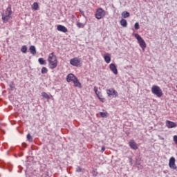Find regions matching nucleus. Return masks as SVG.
I'll use <instances>...</instances> for the list:
<instances>
[{
  "instance_id": "obj_1",
  "label": "nucleus",
  "mask_w": 177,
  "mask_h": 177,
  "mask_svg": "<svg viewBox=\"0 0 177 177\" xmlns=\"http://www.w3.org/2000/svg\"><path fill=\"white\" fill-rule=\"evenodd\" d=\"M48 66L51 70H54L57 67V57L55 55L54 53H51L48 55Z\"/></svg>"
},
{
  "instance_id": "obj_2",
  "label": "nucleus",
  "mask_w": 177,
  "mask_h": 177,
  "mask_svg": "<svg viewBox=\"0 0 177 177\" xmlns=\"http://www.w3.org/2000/svg\"><path fill=\"white\" fill-rule=\"evenodd\" d=\"M12 8L9 6L5 12L1 14V19L3 23H8L12 18Z\"/></svg>"
},
{
  "instance_id": "obj_3",
  "label": "nucleus",
  "mask_w": 177,
  "mask_h": 177,
  "mask_svg": "<svg viewBox=\"0 0 177 177\" xmlns=\"http://www.w3.org/2000/svg\"><path fill=\"white\" fill-rule=\"evenodd\" d=\"M151 92L153 95H156L158 97H161L162 96V90L158 86L153 85L151 87Z\"/></svg>"
},
{
  "instance_id": "obj_4",
  "label": "nucleus",
  "mask_w": 177,
  "mask_h": 177,
  "mask_svg": "<svg viewBox=\"0 0 177 177\" xmlns=\"http://www.w3.org/2000/svg\"><path fill=\"white\" fill-rule=\"evenodd\" d=\"M70 64L74 67H81L82 66V61L80 57H74L70 60Z\"/></svg>"
},
{
  "instance_id": "obj_5",
  "label": "nucleus",
  "mask_w": 177,
  "mask_h": 177,
  "mask_svg": "<svg viewBox=\"0 0 177 177\" xmlns=\"http://www.w3.org/2000/svg\"><path fill=\"white\" fill-rule=\"evenodd\" d=\"M106 16V11L102 8L97 9L95 12V17L97 20H100V19H103Z\"/></svg>"
},
{
  "instance_id": "obj_6",
  "label": "nucleus",
  "mask_w": 177,
  "mask_h": 177,
  "mask_svg": "<svg viewBox=\"0 0 177 177\" xmlns=\"http://www.w3.org/2000/svg\"><path fill=\"white\" fill-rule=\"evenodd\" d=\"M135 37L138 40V42L140 45V48H142V49H145L146 48V42L142 38V37H140V35H139L138 34H136Z\"/></svg>"
},
{
  "instance_id": "obj_7",
  "label": "nucleus",
  "mask_w": 177,
  "mask_h": 177,
  "mask_svg": "<svg viewBox=\"0 0 177 177\" xmlns=\"http://www.w3.org/2000/svg\"><path fill=\"white\" fill-rule=\"evenodd\" d=\"M106 94L108 97H117L118 96V92L114 88L106 89Z\"/></svg>"
},
{
  "instance_id": "obj_8",
  "label": "nucleus",
  "mask_w": 177,
  "mask_h": 177,
  "mask_svg": "<svg viewBox=\"0 0 177 177\" xmlns=\"http://www.w3.org/2000/svg\"><path fill=\"white\" fill-rule=\"evenodd\" d=\"M175 161H176V160H175V158H174V157H171L169 160V167L171 169H177L176 164H175Z\"/></svg>"
},
{
  "instance_id": "obj_9",
  "label": "nucleus",
  "mask_w": 177,
  "mask_h": 177,
  "mask_svg": "<svg viewBox=\"0 0 177 177\" xmlns=\"http://www.w3.org/2000/svg\"><path fill=\"white\" fill-rule=\"evenodd\" d=\"M109 68L111 71H112V73L115 74V75H117V74H118V70H117V66H115V64H111L109 65Z\"/></svg>"
},
{
  "instance_id": "obj_10",
  "label": "nucleus",
  "mask_w": 177,
  "mask_h": 177,
  "mask_svg": "<svg viewBox=\"0 0 177 177\" xmlns=\"http://www.w3.org/2000/svg\"><path fill=\"white\" fill-rule=\"evenodd\" d=\"M129 145L131 149H132L133 150H138V144L136 143L135 140H131L129 142Z\"/></svg>"
},
{
  "instance_id": "obj_11",
  "label": "nucleus",
  "mask_w": 177,
  "mask_h": 177,
  "mask_svg": "<svg viewBox=\"0 0 177 177\" xmlns=\"http://www.w3.org/2000/svg\"><path fill=\"white\" fill-rule=\"evenodd\" d=\"M77 77L74 75L73 73H70L66 77V81L67 82H71V81L73 82V81H75Z\"/></svg>"
},
{
  "instance_id": "obj_12",
  "label": "nucleus",
  "mask_w": 177,
  "mask_h": 177,
  "mask_svg": "<svg viewBox=\"0 0 177 177\" xmlns=\"http://www.w3.org/2000/svg\"><path fill=\"white\" fill-rule=\"evenodd\" d=\"M57 30L58 31H60L61 32H68V30L67 29V28H66V26L63 25H58L57 27Z\"/></svg>"
},
{
  "instance_id": "obj_13",
  "label": "nucleus",
  "mask_w": 177,
  "mask_h": 177,
  "mask_svg": "<svg viewBox=\"0 0 177 177\" xmlns=\"http://www.w3.org/2000/svg\"><path fill=\"white\" fill-rule=\"evenodd\" d=\"M166 127L169 129L176 128V123L169 120L166 121Z\"/></svg>"
},
{
  "instance_id": "obj_14",
  "label": "nucleus",
  "mask_w": 177,
  "mask_h": 177,
  "mask_svg": "<svg viewBox=\"0 0 177 177\" xmlns=\"http://www.w3.org/2000/svg\"><path fill=\"white\" fill-rule=\"evenodd\" d=\"M30 53L31 55H37V48L34 46H30L29 48Z\"/></svg>"
},
{
  "instance_id": "obj_15",
  "label": "nucleus",
  "mask_w": 177,
  "mask_h": 177,
  "mask_svg": "<svg viewBox=\"0 0 177 177\" xmlns=\"http://www.w3.org/2000/svg\"><path fill=\"white\" fill-rule=\"evenodd\" d=\"M74 86H76L77 88H82V86L81 85V82L78 80V78H75V80L73 81Z\"/></svg>"
},
{
  "instance_id": "obj_16",
  "label": "nucleus",
  "mask_w": 177,
  "mask_h": 177,
  "mask_svg": "<svg viewBox=\"0 0 177 177\" xmlns=\"http://www.w3.org/2000/svg\"><path fill=\"white\" fill-rule=\"evenodd\" d=\"M104 59L106 63H107V64H109V63H110V62H111V57L110 56V54H109V53L106 54V55L104 56Z\"/></svg>"
},
{
  "instance_id": "obj_17",
  "label": "nucleus",
  "mask_w": 177,
  "mask_h": 177,
  "mask_svg": "<svg viewBox=\"0 0 177 177\" xmlns=\"http://www.w3.org/2000/svg\"><path fill=\"white\" fill-rule=\"evenodd\" d=\"M38 62L41 66H46V60L44 59V58H39Z\"/></svg>"
},
{
  "instance_id": "obj_18",
  "label": "nucleus",
  "mask_w": 177,
  "mask_h": 177,
  "mask_svg": "<svg viewBox=\"0 0 177 177\" xmlns=\"http://www.w3.org/2000/svg\"><path fill=\"white\" fill-rule=\"evenodd\" d=\"M120 26H122V27H127L128 26V22H127V19H122L120 21Z\"/></svg>"
},
{
  "instance_id": "obj_19",
  "label": "nucleus",
  "mask_w": 177,
  "mask_h": 177,
  "mask_svg": "<svg viewBox=\"0 0 177 177\" xmlns=\"http://www.w3.org/2000/svg\"><path fill=\"white\" fill-rule=\"evenodd\" d=\"M131 15L129 14V12H127V11H124L122 13V17H124V19H127L128 17H129Z\"/></svg>"
},
{
  "instance_id": "obj_20",
  "label": "nucleus",
  "mask_w": 177,
  "mask_h": 177,
  "mask_svg": "<svg viewBox=\"0 0 177 177\" xmlns=\"http://www.w3.org/2000/svg\"><path fill=\"white\" fill-rule=\"evenodd\" d=\"M41 96L43 97H45V99H48V100H49V99H50V97L49 96V95H48V93L44 92L41 93Z\"/></svg>"
},
{
  "instance_id": "obj_21",
  "label": "nucleus",
  "mask_w": 177,
  "mask_h": 177,
  "mask_svg": "<svg viewBox=\"0 0 177 177\" xmlns=\"http://www.w3.org/2000/svg\"><path fill=\"white\" fill-rule=\"evenodd\" d=\"M22 53H27V46H23L21 48Z\"/></svg>"
},
{
  "instance_id": "obj_22",
  "label": "nucleus",
  "mask_w": 177,
  "mask_h": 177,
  "mask_svg": "<svg viewBox=\"0 0 177 177\" xmlns=\"http://www.w3.org/2000/svg\"><path fill=\"white\" fill-rule=\"evenodd\" d=\"M48 73V68L46 67H43L41 68V74H47Z\"/></svg>"
},
{
  "instance_id": "obj_23",
  "label": "nucleus",
  "mask_w": 177,
  "mask_h": 177,
  "mask_svg": "<svg viewBox=\"0 0 177 177\" xmlns=\"http://www.w3.org/2000/svg\"><path fill=\"white\" fill-rule=\"evenodd\" d=\"M77 27H78L79 28H84V25L83 23L79 22L77 24Z\"/></svg>"
},
{
  "instance_id": "obj_24",
  "label": "nucleus",
  "mask_w": 177,
  "mask_h": 177,
  "mask_svg": "<svg viewBox=\"0 0 177 177\" xmlns=\"http://www.w3.org/2000/svg\"><path fill=\"white\" fill-rule=\"evenodd\" d=\"M100 115L102 117V118H106V117H107V113L104 112H100Z\"/></svg>"
},
{
  "instance_id": "obj_25",
  "label": "nucleus",
  "mask_w": 177,
  "mask_h": 177,
  "mask_svg": "<svg viewBox=\"0 0 177 177\" xmlns=\"http://www.w3.org/2000/svg\"><path fill=\"white\" fill-rule=\"evenodd\" d=\"M33 9H34L35 10H38V3L35 2V3H33Z\"/></svg>"
},
{
  "instance_id": "obj_26",
  "label": "nucleus",
  "mask_w": 177,
  "mask_h": 177,
  "mask_svg": "<svg viewBox=\"0 0 177 177\" xmlns=\"http://www.w3.org/2000/svg\"><path fill=\"white\" fill-rule=\"evenodd\" d=\"M94 92L95 95H97V97H99V91H97V86H94Z\"/></svg>"
},
{
  "instance_id": "obj_27",
  "label": "nucleus",
  "mask_w": 177,
  "mask_h": 177,
  "mask_svg": "<svg viewBox=\"0 0 177 177\" xmlns=\"http://www.w3.org/2000/svg\"><path fill=\"white\" fill-rule=\"evenodd\" d=\"M27 140L29 141V142H32V137L31 136V135H30V133H28L27 135Z\"/></svg>"
},
{
  "instance_id": "obj_28",
  "label": "nucleus",
  "mask_w": 177,
  "mask_h": 177,
  "mask_svg": "<svg viewBox=\"0 0 177 177\" xmlns=\"http://www.w3.org/2000/svg\"><path fill=\"white\" fill-rule=\"evenodd\" d=\"M10 88L11 91H13V89L15 88V83L13 82L10 84Z\"/></svg>"
},
{
  "instance_id": "obj_29",
  "label": "nucleus",
  "mask_w": 177,
  "mask_h": 177,
  "mask_svg": "<svg viewBox=\"0 0 177 177\" xmlns=\"http://www.w3.org/2000/svg\"><path fill=\"white\" fill-rule=\"evenodd\" d=\"M134 28L136 30H139L140 27H139V23H136L134 25Z\"/></svg>"
},
{
  "instance_id": "obj_30",
  "label": "nucleus",
  "mask_w": 177,
  "mask_h": 177,
  "mask_svg": "<svg viewBox=\"0 0 177 177\" xmlns=\"http://www.w3.org/2000/svg\"><path fill=\"white\" fill-rule=\"evenodd\" d=\"M92 174L93 176H97V171L96 170H93Z\"/></svg>"
},
{
  "instance_id": "obj_31",
  "label": "nucleus",
  "mask_w": 177,
  "mask_h": 177,
  "mask_svg": "<svg viewBox=\"0 0 177 177\" xmlns=\"http://www.w3.org/2000/svg\"><path fill=\"white\" fill-rule=\"evenodd\" d=\"M82 171V169H81L80 167H77L76 168V172H81Z\"/></svg>"
},
{
  "instance_id": "obj_32",
  "label": "nucleus",
  "mask_w": 177,
  "mask_h": 177,
  "mask_svg": "<svg viewBox=\"0 0 177 177\" xmlns=\"http://www.w3.org/2000/svg\"><path fill=\"white\" fill-rule=\"evenodd\" d=\"M98 98L100 99V102H102V103H104V102H105L104 98L100 97V95H99Z\"/></svg>"
},
{
  "instance_id": "obj_33",
  "label": "nucleus",
  "mask_w": 177,
  "mask_h": 177,
  "mask_svg": "<svg viewBox=\"0 0 177 177\" xmlns=\"http://www.w3.org/2000/svg\"><path fill=\"white\" fill-rule=\"evenodd\" d=\"M104 150H106V147L104 146L102 147L101 153H104Z\"/></svg>"
},
{
  "instance_id": "obj_34",
  "label": "nucleus",
  "mask_w": 177,
  "mask_h": 177,
  "mask_svg": "<svg viewBox=\"0 0 177 177\" xmlns=\"http://www.w3.org/2000/svg\"><path fill=\"white\" fill-rule=\"evenodd\" d=\"M158 136L160 140H164V138H162L161 136Z\"/></svg>"
},
{
  "instance_id": "obj_35",
  "label": "nucleus",
  "mask_w": 177,
  "mask_h": 177,
  "mask_svg": "<svg viewBox=\"0 0 177 177\" xmlns=\"http://www.w3.org/2000/svg\"><path fill=\"white\" fill-rule=\"evenodd\" d=\"M80 12L82 13V15H84V11L80 10Z\"/></svg>"
},
{
  "instance_id": "obj_36",
  "label": "nucleus",
  "mask_w": 177,
  "mask_h": 177,
  "mask_svg": "<svg viewBox=\"0 0 177 177\" xmlns=\"http://www.w3.org/2000/svg\"><path fill=\"white\" fill-rule=\"evenodd\" d=\"M137 164H138V165H140V164H139V163H137Z\"/></svg>"
},
{
  "instance_id": "obj_37",
  "label": "nucleus",
  "mask_w": 177,
  "mask_h": 177,
  "mask_svg": "<svg viewBox=\"0 0 177 177\" xmlns=\"http://www.w3.org/2000/svg\"><path fill=\"white\" fill-rule=\"evenodd\" d=\"M137 164H138V165H140V164H139V163H137Z\"/></svg>"
},
{
  "instance_id": "obj_38",
  "label": "nucleus",
  "mask_w": 177,
  "mask_h": 177,
  "mask_svg": "<svg viewBox=\"0 0 177 177\" xmlns=\"http://www.w3.org/2000/svg\"><path fill=\"white\" fill-rule=\"evenodd\" d=\"M176 88H177V85H176Z\"/></svg>"
}]
</instances>
